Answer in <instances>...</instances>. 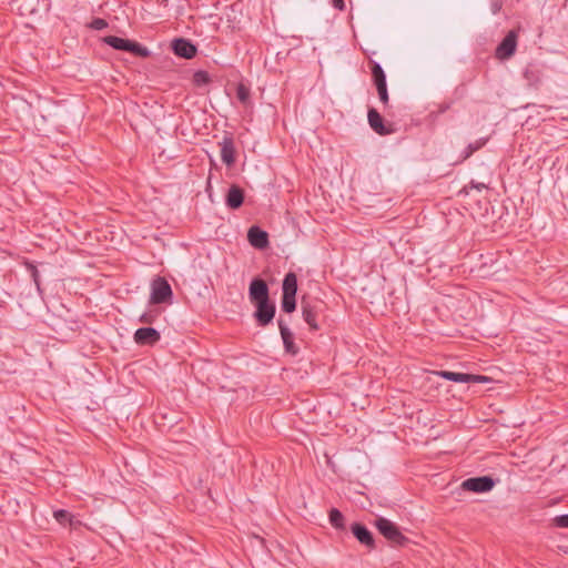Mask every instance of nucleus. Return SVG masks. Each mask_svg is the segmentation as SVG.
Returning <instances> with one entry per match:
<instances>
[{
    "label": "nucleus",
    "instance_id": "26",
    "mask_svg": "<svg viewBox=\"0 0 568 568\" xmlns=\"http://www.w3.org/2000/svg\"><path fill=\"white\" fill-rule=\"evenodd\" d=\"M488 189V185L486 183H481V182H475V181H471L469 183V185L465 186L464 187V192L466 194H469L471 190H476L478 192H481L484 190H487Z\"/></svg>",
    "mask_w": 568,
    "mask_h": 568
},
{
    "label": "nucleus",
    "instance_id": "3",
    "mask_svg": "<svg viewBox=\"0 0 568 568\" xmlns=\"http://www.w3.org/2000/svg\"><path fill=\"white\" fill-rule=\"evenodd\" d=\"M173 297V292L170 283L162 276H156L151 282V294H150V303L151 304H171Z\"/></svg>",
    "mask_w": 568,
    "mask_h": 568
},
{
    "label": "nucleus",
    "instance_id": "27",
    "mask_svg": "<svg viewBox=\"0 0 568 568\" xmlns=\"http://www.w3.org/2000/svg\"><path fill=\"white\" fill-rule=\"evenodd\" d=\"M108 26H109V24H108L106 20H104V19H102V18H94V19L90 22V24H89V27H90L91 29L97 30V31L104 30V29H106V28H108Z\"/></svg>",
    "mask_w": 568,
    "mask_h": 568
},
{
    "label": "nucleus",
    "instance_id": "5",
    "mask_svg": "<svg viewBox=\"0 0 568 568\" xmlns=\"http://www.w3.org/2000/svg\"><path fill=\"white\" fill-rule=\"evenodd\" d=\"M375 527L381 535L394 545H403L406 541V537L400 532L397 525L385 517H377Z\"/></svg>",
    "mask_w": 568,
    "mask_h": 568
},
{
    "label": "nucleus",
    "instance_id": "14",
    "mask_svg": "<svg viewBox=\"0 0 568 568\" xmlns=\"http://www.w3.org/2000/svg\"><path fill=\"white\" fill-rule=\"evenodd\" d=\"M219 144L221 146L222 162L227 166H232L236 161V151L232 134L225 133L222 141Z\"/></svg>",
    "mask_w": 568,
    "mask_h": 568
},
{
    "label": "nucleus",
    "instance_id": "1",
    "mask_svg": "<svg viewBox=\"0 0 568 568\" xmlns=\"http://www.w3.org/2000/svg\"><path fill=\"white\" fill-rule=\"evenodd\" d=\"M325 307V303L321 300L302 298V317L311 331H318L321 328L320 320L324 314Z\"/></svg>",
    "mask_w": 568,
    "mask_h": 568
},
{
    "label": "nucleus",
    "instance_id": "16",
    "mask_svg": "<svg viewBox=\"0 0 568 568\" xmlns=\"http://www.w3.org/2000/svg\"><path fill=\"white\" fill-rule=\"evenodd\" d=\"M247 240L250 244L257 250H264L270 244L267 232L256 225H253L248 229Z\"/></svg>",
    "mask_w": 568,
    "mask_h": 568
},
{
    "label": "nucleus",
    "instance_id": "10",
    "mask_svg": "<svg viewBox=\"0 0 568 568\" xmlns=\"http://www.w3.org/2000/svg\"><path fill=\"white\" fill-rule=\"evenodd\" d=\"M495 486V481L489 476L473 477L464 480L462 487L465 490L474 493H487Z\"/></svg>",
    "mask_w": 568,
    "mask_h": 568
},
{
    "label": "nucleus",
    "instance_id": "20",
    "mask_svg": "<svg viewBox=\"0 0 568 568\" xmlns=\"http://www.w3.org/2000/svg\"><path fill=\"white\" fill-rule=\"evenodd\" d=\"M328 519L329 524L337 530H344L345 529V517L344 515L337 509L332 508L328 513Z\"/></svg>",
    "mask_w": 568,
    "mask_h": 568
},
{
    "label": "nucleus",
    "instance_id": "21",
    "mask_svg": "<svg viewBox=\"0 0 568 568\" xmlns=\"http://www.w3.org/2000/svg\"><path fill=\"white\" fill-rule=\"evenodd\" d=\"M281 307L285 313H293L296 308V295L282 294Z\"/></svg>",
    "mask_w": 568,
    "mask_h": 568
},
{
    "label": "nucleus",
    "instance_id": "19",
    "mask_svg": "<svg viewBox=\"0 0 568 568\" xmlns=\"http://www.w3.org/2000/svg\"><path fill=\"white\" fill-rule=\"evenodd\" d=\"M297 292V276L294 272L285 274L282 282V294L296 295Z\"/></svg>",
    "mask_w": 568,
    "mask_h": 568
},
{
    "label": "nucleus",
    "instance_id": "17",
    "mask_svg": "<svg viewBox=\"0 0 568 568\" xmlns=\"http://www.w3.org/2000/svg\"><path fill=\"white\" fill-rule=\"evenodd\" d=\"M244 199V190L237 184H232L225 194V205L230 210H237L243 205Z\"/></svg>",
    "mask_w": 568,
    "mask_h": 568
},
{
    "label": "nucleus",
    "instance_id": "32",
    "mask_svg": "<svg viewBox=\"0 0 568 568\" xmlns=\"http://www.w3.org/2000/svg\"><path fill=\"white\" fill-rule=\"evenodd\" d=\"M501 9V3L496 1L493 3V12L497 13Z\"/></svg>",
    "mask_w": 568,
    "mask_h": 568
},
{
    "label": "nucleus",
    "instance_id": "7",
    "mask_svg": "<svg viewBox=\"0 0 568 568\" xmlns=\"http://www.w3.org/2000/svg\"><path fill=\"white\" fill-rule=\"evenodd\" d=\"M255 306V312L253 314L256 323L261 327L267 326L270 323H272L275 313H276V306L275 303L271 300L255 303L253 304Z\"/></svg>",
    "mask_w": 568,
    "mask_h": 568
},
{
    "label": "nucleus",
    "instance_id": "6",
    "mask_svg": "<svg viewBox=\"0 0 568 568\" xmlns=\"http://www.w3.org/2000/svg\"><path fill=\"white\" fill-rule=\"evenodd\" d=\"M443 377L445 379L455 382V383H469L473 381H479L481 379L480 376L465 374V373H455V372H436V371H428V385H437V378Z\"/></svg>",
    "mask_w": 568,
    "mask_h": 568
},
{
    "label": "nucleus",
    "instance_id": "31",
    "mask_svg": "<svg viewBox=\"0 0 568 568\" xmlns=\"http://www.w3.org/2000/svg\"><path fill=\"white\" fill-rule=\"evenodd\" d=\"M140 321L143 322V323H152V316L149 315V314H143L141 317H140Z\"/></svg>",
    "mask_w": 568,
    "mask_h": 568
},
{
    "label": "nucleus",
    "instance_id": "24",
    "mask_svg": "<svg viewBox=\"0 0 568 568\" xmlns=\"http://www.w3.org/2000/svg\"><path fill=\"white\" fill-rule=\"evenodd\" d=\"M53 517L55 518V520L65 526L68 524L71 525V521H72V515L71 513H69L68 510L65 509H58L53 513Z\"/></svg>",
    "mask_w": 568,
    "mask_h": 568
},
{
    "label": "nucleus",
    "instance_id": "2",
    "mask_svg": "<svg viewBox=\"0 0 568 568\" xmlns=\"http://www.w3.org/2000/svg\"><path fill=\"white\" fill-rule=\"evenodd\" d=\"M104 42L112 49L130 52L136 57L146 58L150 55V51L146 47L129 39L120 38L116 36H108L104 38Z\"/></svg>",
    "mask_w": 568,
    "mask_h": 568
},
{
    "label": "nucleus",
    "instance_id": "9",
    "mask_svg": "<svg viewBox=\"0 0 568 568\" xmlns=\"http://www.w3.org/2000/svg\"><path fill=\"white\" fill-rule=\"evenodd\" d=\"M171 49L176 57L187 60L193 59L197 53L196 45L185 38L174 39L171 43Z\"/></svg>",
    "mask_w": 568,
    "mask_h": 568
},
{
    "label": "nucleus",
    "instance_id": "12",
    "mask_svg": "<svg viewBox=\"0 0 568 568\" xmlns=\"http://www.w3.org/2000/svg\"><path fill=\"white\" fill-rule=\"evenodd\" d=\"M277 324H278V329H280V334H281V337L283 341V346H284L285 353H287L292 356H296L300 352V348L297 347V345L294 342L293 332L290 329V327L287 326V323L282 317H280L277 320Z\"/></svg>",
    "mask_w": 568,
    "mask_h": 568
},
{
    "label": "nucleus",
    "instance_id": "30",
    "mask_svg": "<svg viewBox=\"0 0 568 568\" xmlns=\"http://www.w3.org/2000/svg\"><path fill=\"white\" fill-rule=\"evenodd\" d=\"M332 6L339 11H343L345 9L344 0H332Z\"/></svg>",
    "mask_w": 568,
    "mask_h": 568
},
{
    "label": "nucleus",
    "instance_id": "23",
    "mask_svg": "<svg viewBox=\"0 0 568 568\" xmlns=\"http://www.w3.org/2000/svg\"><path fill=\"white\" fill-rule=\"evenodd\" d=\"M250 97H251L250 88H247L243 83H239L236 87V98L239 99V101L242 104L246 105L250 102Z\"/></svg>",
    "mask_w": 568,
    "mask_h": 568
},
{
    "label": "nucleus",
    "instance_id": "4",
    "mask_svg": "<svg viewBox=\"0 0 568 568\" xmlns=\"http://www.w3.org/2000/svg\"><path fill=\"white\" fill-rule=\"evenodd\" d=\"M368 67H369L373 83L376 87V90L378 93V98L384 105H387L388 101H389V97H388V91H387L386 74H385L382 65L375 60L369 59Z\"/></svg>",
    "mask_w": 568,
    "mask_h": 568
},
{
    "label": "nucleus",
    "instance_id": "28",
    "mask_svg": "<svg viewBox=\"0 0 568 568\" xmlns=\"http://www.w3.org/2000/svg\"><path fill=\"white\" fill-rule=\"evenodd\" d=\"M28 270L31 273V277L37 286L38 290H40V274L38 268L33 264H28Z\"/></svg>",
    "mask_w": 568,
    "mask_h": 568
},
{
    "label": "nucleus",
    "instance_id": "11",
    "mask_svg": "<svg viewBox=\"0 0 568 568\" xmlns=\"http://www.w3.org/2000/svg\"><path fill=\"white\" fill-rule=\"evenodd\" d=\"M349 529L361 545L369 550L375 549V538L372 531L364 524L357 521L353 523Z\"/></svg>",
    "mask_w": 568,
    "mask_h": 568
},
{
    "label": "nucleus",
    "instance_id": "22",
    "mask_svg": "<svg viewBox=\"0 0 568 568\" xmlns=\"http://www.w3.org/2000/svg\"><path fill=\"white\" fill-rule=\"evenodd\" d=\"M210 74L204 70H197L193 74V83L197 88H202L204 85H207L211 82Z\"/></svg>",
    "mask_w": 568,
    "mask_h": 568
},
{
    "label": "nucleus",
    "instance_id": "25",
    "mask_svg": "<svg viewBox=\"0 0 568 568\" xmlns=\"http://www.w3.org/2000/svg\"><path fill=\"white\" fill-rule=\"evenodd\" d=\"M486 143L485 140H478L474 143L468 144V146L465 150L463 159L469 158L475 151L479 150L484 144Z\"/></svg>",
    "mask_w": 568,
    "mask_h": 568
},
{
    "label": "nucleus",
    "instance_id": "15",
    "mask_svg": "<svg viewBox=\"0 0 568 568\" xmlns=\"http://www.w3.org/2000/svg\"><path fill=\"white\" fill-rule=\"evenodd\" d=\"M517 47V32L509 31L508 34L504 38L500 44L496 49V55L498 59L505 60L510 58Z\"/></svg>",
    "mask_w": 568,
    "mask_h": 568
},
{
    "label": "nucleus",
    "instance_id": "8",
    "mask_svg": "<svg viewBox=\"0 0 568 568\" xmlns=\"http://www.w3.org/2000/svg\"><path fill=\"white\" fill-rule=\"evenodd\" d=\"M248 297L252 304L271 300L267 283L260 277H254L248 286Z\"/></svg>",
    "mask_w": 568,
    "mask_h": 568
},
{
    "label": "nucleus",
    "instance_id": "18",
    "mask_svg": "<svg viewBox=\"0 0 568 568\" xmlns=\"http://www.w3.org/2000/svg\"><path fill=\"white\" fill-rule=\"evenodd\" d=\"M367 119H368L369 126L377 134L387 135L393 132L392 129H389L385 125L383 116L379 114V112L376 109H374V108L368 109Z\"/></svg>",
    "mask_w": 568,
    "mask_h": 568
},
{
    "label": "nucleus",
    "instance_id": "13",
    "mask_svg": "<svg viewBox=\"0 0 568 568\" xmlns=\"http://www.w3.org/2000/svg\"><path fill=\"white\" fill-rule=\"evenodd\" d=\"M134 342L141 346H153L161 339V334L153 327H140L134 333Z\"/></svg>",
    "mask_w": 568,
    "mask_h": 568
},
{
    "label": "nucleus",
    "instance_id": "29",
    "mask_svg": "<svg viewBox=\"0 0 568 568\" xmlns=\"http://www.w3.org/2000/svg\"><path fill=\"white\" fill-rule=\"evenodd\" d=\"M554 524L559 528H568V514L556 516Z\"/></svg>",
    "mask_w": 568,
    "mask_h": 568
}]
</instances>
